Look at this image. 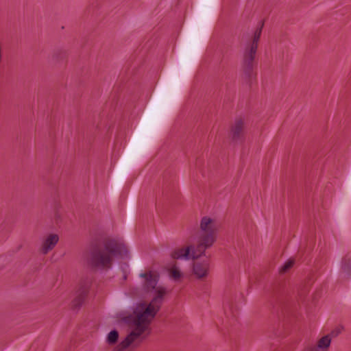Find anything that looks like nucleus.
I'll return each mask as SVG.
<instances>
[{
    "mask_svg": "<svg viewBox=\"0 0 351 351\" xmlns=\"http://www.w3.org/2000/svg\"><path fill=\"white\" fill-rule=\"evenodd\" d=\"M143 291L152 295L149 304L139 302L133 308V315L124 319L131 331L113 351H130V347L138 346L150 333V324L168 293L165 286L158 285L160 275L157 271H147L139 274Z\"/></svg>",
    "mask_w": 351,
    "mask_h": 351,
    "instance_id": "nucleus-1",
    "label": "nucleus"
},
{
    "mask_svg": "<svg viewBox=\"0 0 351 351\" xmlns=\"http://www.w3.org/2000/svg\"><path fill=\"white\" fill-rule=\"evenodd\" d=\"M219 228V222L215 217L208 215L202 216L198 223L197 244H189L186 247L174 249L171 252V257L188 261L205 256L206 250L216 243Z\"/></svg>",
    "mask_w": 351,
    "mask_h": 351,
    "instance_id": "nucleus-2",
    "label": "nucleus"
},
{
    "mask_svg": "<svg viewBox=\"0 0 351 351\" xmlns=\"http://www.w3.org/2000/svg\"><path fill=\"white\" fill-rule=\"evenodd\" d=\"M128 253L126 246L115 239L105 241L102 248L93 250L90 253V261L92 266L99 269H110L113 258Z\"/></svg>",
    "mask_w": 351,
    "mask_h": 351,
    "instance_id": "nucleus-3",
    "label": "nucleus"
},
{
    "mask_svg": "<svg viewBox=\"0 0 351 351\" xmlns=\"http://www.w3.org/2000/svg\"><path fill=\"white\" fill-rule=\"evenodd\" d=\"M263 23H261L255 29L252 38L243 43L241 49V71L245 78L253 75L254 61L257 53Z\"/></svg>",
    "mask_w": 351,
    "mask_h": 351,
    "instance_id": "nucleus-4",
    "label": "nucleus"
},
{
    "mask_svg": "<svg viewBox=\"0 0 351 351\" xmlns=\"http://www.w3.org/2000/svg\"><path fill=\"white\" fill-rule=\"evenodd\" d=\"M246 122L244 118H236L231 126L230 136L233 141H239L244 136Z\"/></svg>",
    "mask_w": 351,
    "mask_h": 351,
    "instance_id": "nucleus-5",
    "label": "nucleus"
},
{
    "mask_svg": "<svg viewBox=\"0 0 351 351\" xmlns=\"http://www.w3.org/2000/svg\"><path fill=\"white\" fill-rule=\"evenodd\" d=\"M210 263L207 261L195 262L193 265V274L197 279L206 278L209 274Z\"/></svg>",
    "mask_w": 351,
    "mask_h": 351,
    "instance_id": "nucleus-6",
    "label": "nucleus"
},
{
    "mask_svg": "<svg viewBox=\"0 0 351 351\" xmlns=\"http://www.w3.org/2000/svg\"><path fill=\"white\" fill-rule=\"evenodd\" d=\"M58 241L59 237L57 234H49L42 241L40 252L43 254H47L49 251L54 248Z\"/></svg>",
    "mask_w": 351,
    "mask_h": 351,
    "instance_id": "nucleus-7",
    "label": "nucleus"
},
{
    "mask_svg": "<svg viewBox=\"0 0 351 351\" xmlns=\"http://www.w3.org/2000/svg\"><path fill=\"white\" fill-rule=\"evenodd\" d=\"M89 287L90 285L88 282L80 285V288L76 291L75 297L72 302V306L73 308H78L82 305Z\"/></svg>",
    "mask_w": 351,
    "mask_h": 351,
    "instance_id": "nucleus-8",
    "label": "nucleus"
},
{
    "mask_svg": "<svg viewBox=\"0 0 351 351\" xmlns=\"http://www.w3.org/2000/svg\"><path fill=\"white\" fill-rule=\"evenodd\" d=\"M331 341L330 335H326L318 340L315 347L308 348L305 351H327Z\"/></svg>",
    "mask_w": 351,
    "mask_h": 351,
    "instance_id": "nucleus-9",
    "label": "nucleus"
},
{
    "mask_svg": "<svg viewBox=\"0 0 351 351\" xmlns=\"http://www.w3.org/2000/svg\"><path fill=\"white\" fill-rule=\"evenodd\" d=\"M341 267L344 272L351 276V258H343L341 262Z\"/></svg>",
    "mask_w": 351,
    "mask_h": 351,
    "instance_id": "nucleus-10",
    "label": "nucleus"
},
{
    "mask_svg": "<svg viewBox=\"0 0 351 351\" xmlns=\"http://www.w3.org/2000/svg\"><path fill=\"white\" fill-rule=\"evenodd\" d=\"M119 332L116 330H111L107 336L106 342L109 345H114L117 342Z\"/></svg>",
    "mask_w": 351,
    "mask_h": 351,
    "instance_id": "nucleus-11",
    "label": "nucleus"
},
{
    "mask_svg": "<svg viewBox=\"0 0 351 351\" xmlns=\"http://www.w3.org/2000/svg\"><path fill=\"white\" fill-rule=\"evenodd\" d=\"M171 277L174 280H178L182 277V273L180 268L176 265H173L170 269Z\"/></svg>",
    "mask_w": 351,
    "mask_h": 351,
    "instance_id": "nucleus-12",
    "label": "nucleus"
},
{
    "mask_svg": "<svg viewBox=\"0 0 351 351\" xmlns=\"http://www.w3.org/2000/svg\"><path fill=\"white\" fill-rule=\"evenodd\" d=\"M293 261L289 260L283 263V265L280 268V271L281 273H285L287 271H288L293 265Z\"/></svg>",
    "mask_w": 351,
    "mask_h": 351,
    "instance_id": "nucleus-13",
    "label": "nucleus"
},
{
    "mask_svg": "<svg viewBox=\"0 0 351 351\" xmlns=\"http://www.w3.org/2000/svg\"><path fill=\"white\" fill-rule=\"evenodd\" d=\"M341 329L337 328L332 330L329 335H330L331 338L334 337H337L339 333H341Z\"/></svg>",
    "mask_w": 351,
    "mask_h": 351,
    "instance_id": "nucleus-14",
    "label": "nucleus"
}]
</instances>
